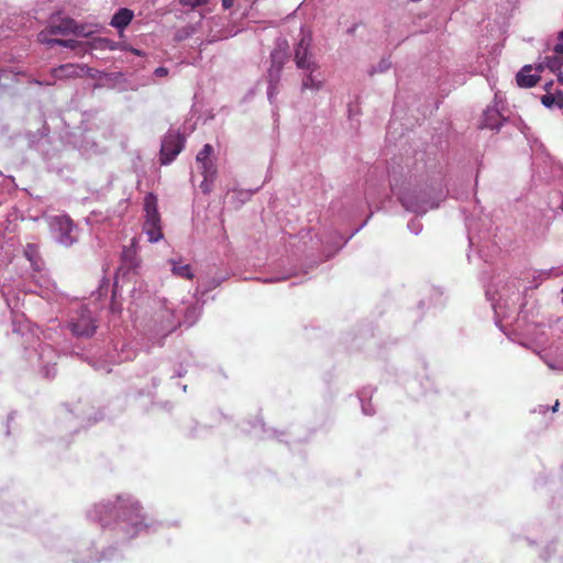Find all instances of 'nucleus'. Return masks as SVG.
<instances>
[{"instance_id":"nucleus-1","label":"nucleus","mask_w":563,"mask_h":563,"mask_svg":"<svg viewBox=\"0 0 563 563\" xmlns=\"http://www.w3.org/2000/svg\"><path fill=\"white\" fill-rule=\"evenodd\" d=\"M145 221L143 230L151 243L158 242L163 239L161 214L157 208V197L150 192L144 198Z\"/></svg>"},{"instance_id":"nucleus-2","label":"nucleus","mask_w":563,"mask_h":563,"mask_svg":"<svg viewBox=\"0 0 563 563\" xmlns=\"http://www.w3.org/2000/svg\"><path fill=\"white\" fill-rule=\"evenodd\" d=\"M71 333L77 338H90L97 330L96 320L90 310L81 307L68 323Z\"/></svg>"},{"instance_id":"nucleus-3","label":"nucleus","mask_w":563,"mask_h":563,"mask_svg":"<svg viewBox=\"0 0 563 563\" xmlns=\"http://www.w3.org/2000/svg\"><path fill=\"white\" fill-rule=\"evenodd\" d=\"M185 139L178 132H168L162 142L159 162L162 165L172 163L183 151Z\"/></svg>"},{"instance_id":"nucleus-4","label":"nucleus","mask_w":563,"mask_h":563,"mask_svg":"<svg viewBox=\"0 0 563 563\" xmlns=\"http://www.w3.org/2000/svg\"><path fill=\"white\" fill-rule=\"evenodd\" d=\"M49 225L53 231L58 233L57 240L64 246H70L77 241V238L74 235L76 225L68 216L53 217Z\"/></svg>"},{"instance_id":"nucleus-5","label":"nucleus","mask_w":563,"mask_h":563,"mask_svg":"<svg viewBox=\"0 0 563 563\" xmlns=\"http://www.w3.org/2000/svg\"><path fill=\"white\" fill-rule=\"evenodd\" d=\"M89 71V68L85 65H78V64H64L59 65L58 67H55L51 70V75L54 78L53 81H41L37 79H34L32 82L38 85V86H51L55 84V80H64V79H70V78H79L84 77Z\"/></svg>"},{"instance_id":"nucleus-6","label":"nucleus","mask_w":563,"mask_h":563,"mask_svg":"<svg viewBox=\"0 0 563 563\" xmlns=\"http://www.w3.org/2000/svg\"><path fill=\"white\" fill-rule=\"evenodd\" d=\"M309 43L302 38L295 49V63L298 68L314 71L317 64L309 57Z\"/></svg>"},{"instance_id":"nucleus-7","label":"nucleus","mask_w":563,"mask_h":563,"mask_svg":"<svg viewBox=\"0 0 563 563\" xmlns=\"http://www.w3.org/2000/svg\"><path fill=\"white\" fill-rule=\"evenodd\" d=\"M213 147L211 144H205L196 156V162L201 170V174H217L216 166L211 159Z\"/></svg>"},{"instance_id":"nucleus-8","label":"nucleus","mask_w":563,"mask_h":563,"mask_svg":"<svg viewBox=\"0 0 563 563\" xmlns=\"http://www.w3.org/2000/svg\"><path fill=\"white\" fill-rule=\"evenodd\" d=\"M120 510L133 527H137L143 522L142 507L137 501L123 500L120 504Z\"/></svg>"},{"instance_id":"nucleus-9","label":"nucleus","mask_w":563,"mask_h":563,"mask_svg":"<svg viewBox=\"0 0 563 563\" xmlns=\"http://www.w3.org/2000/svg\"><path fill=\"white\" fill-rule=\"evenodd\" d=\"M532 67L530 65L525 66L516 76L517 85L521 88H531L540 80L539 74H530Z\"/></svg>"},{"instance_id":"nucleus-10","label":"nucleus","mask_w":563,"mask_h":563,"mask_svg":"<svg viewBox=\"0 0 563 563\" xmlns=\"http://www.w3.org/2000/svg\"><path fill=\"white\" fill-rule=\"evenodd\" d=\"M46 36L48 34H68V33H77V26L74 20L71 19H63L58 24H51L48 29L45 31Z\"/></svg>"},{"instance_id":"nucleus-11","label":"nucleus","mask_w":563,"mask_h":563,"mask_svg":"<svg viewBox=\"0 0 563 563\" xmlns=\"http://www.w3.org/2000/svg\"><path fill=\"white\" fill-rule=\"evenodd\" d=\"M552 86V82L545 85V90L548 93L543 95L541 97V102L547 108H553L558 107L559 109L563 108V92L558 91L555 93L550 92V87Z\"/></svg>"},{"instance_id":"nucleus-12","label":"nucleus","mask_w":563,"mask_h":563,"mask_svg":"<svg viewBox=\"0 0 563 563\" xmlns=\"http://www.w3.org/2000/svg\"><path fill=\"white\" fill-rule=\"evenodd\" d=\"M133 19V12L130 9H120L111 20V25L117 29H124Z\"/></svg>"},{"instance_id":"nucleus-13","label":"nucleus","mask_w":563,"mask_h":563,"mask_svg":"<svg viewBox=\"0 0 563 563\" xmlns=\"http://www.w3.org/2000/svg\"><path fill=\"white\" fill-rule=\"evenodd\" d=\"M169 264L172 265V273L176 277L185 278L191 280L194 278V273L191 271V266L189 264H181L176 260H170Z\"/></svg>"},{"instance_id":"nucleus-14","label":"nucleus","mask_w":563,"mask_h":563,"mask_svg":"<svg viewBox=\"0 0 563 563\" xmlns=\"http://www.w3.org/2000/svg\"><path fill=\"white\" fill-rule=\"evenodd\" d=\"M286 59V54L280 51H274L272 53V67L269 69V76L273 77L274 71L276 73V78L278 79L279 73L283 69L284 63Z\"/></svg>"},{"instance_id":"nucleus-15","label":"nucleus","mask_w":563,"mask_h":563,"mask_svg":"<svg viewBox=\"0 0 563 563\" xmlns=\"http://www.w3.org/2000/svg\"><path fill=\"white\" fill-rule=\"evenodd\" d=\"M309 74H307L305 76V78L302 79V82H301V91H305L307 89H310V90H319L322 86V82L321 80L317 79L314 76H313V73L314 71H311V70H308Z\"/></svg>"},{"instance_id":"nucleus-16","label":"nucleus","mask_w":563,"mask_h":563,"mask_svg":"<svg viewBox=\"0 0 563 563\" xmlns=\"http://www.w3.org/2000/svg\"><path fill=\"white\" fill-rule=\"evenodd\" d=\"M38 40L43 43H47V44H51V45H60V46H64V47H69V48H74L75 47V44H76V41L74 40H49L47 36H46V32H41L38 34Z\"/></svg>"},{"instance_id":"nucleus-17","label":"nucleus","mask_w":563,"mask_h":563,"mask_svg":"<svg viewBox=\"0 0 563 563\" xmlns=\"http://www.w3.org/2000/svg\"><path fill=\"white\" fill-rule=\"evenodd\" d=\"M400 203L406 208V210L411 212H419L420 206L415 200V197L411 194H404L399 197Z\"/></svg>"},{"instance_id":"nucleus-18","label":"nucleus","mask_w":563,"mask_h":563,"mask_svg":"<svg viewBox=\"0 0 563 563\" xmlns=\"http://www.w3.org/2000/svg\"><path fill=\"white\" fill-rule=\"evenodd\" d=\"M202 175H203V180L201 181L199 187L203 194H210L212 190V183L214 180L216 174H211V175L202 174Z\"/></svg>"},{"instance_id":"nucleus-19","label":"nucleus","mask_w":563,"mask_h":563,"mask_svg":"<svg viewBox=\"0 0 563 563\" xmlns=\"http://www.w3.org/2000/svg\"><path fill=\"white\" fill-rule=\"evenodd\" d=\"M563 64L562 56L547 57V66L552 70H559Z\"/></svg>"},{"instance_id":"nucleus-20","label":"nucleus","mask_w":563,"mask_h":563,"mask_svg":"<svg viewBox=\"0 0 563 563\" xmlns=\"http://www.w3.org/2000/svg\"><path fill=\"white\" fill-rule=\"evenodd\" d=\"M165 312L172 318V320H169L168 325L165 327L164 330L167 332H172L180 325V321L175 318L173 311L166 309Z\"/></svg>"},{"instance_id":"nucleus-21","label":"nucleus","mask_w":563,"mask_h":563,"mask_svg":"<svg viewBox=\"0 0 563 563\" xmlns=\"http://www.w3.org/2000/svg\"><path fill=\"white\" fill-rule=\"evenodd\" d=\"M178 2L183 7H188L190 9H196L198 7L207 4L208 0H178Z\"/></svg>"},{"instance_id":"nucleus-22","label":"nucleus","mask_w":563,"mask_h":563,"mask_svg":"<svg viewBox=\"0 0 563 563\" xmlns=\"http://www.w3.org/2000/svg\"><path fill=\"white\" fill-rule=\"evenodd\" d=\"M155 75L158 77H165L168 75V69L165 67H158L155 69Z\"/></svg>"},{"instance_id":"nucleus-23","label":"nucleus","mask_w":563,"mask_h":563,"mask_svg":"<svg viewBox=\"0 0 563 563\" xmlns=\"http://www.w3.org/2000/svg\"><path fill=\"white\" fill-rule=\"evenodd\" d=\"M234 0H222V7L228 10L233 7Z\"/></svg>"},{"instance_id":"nucleus-24","label":"nucleus","mask_w":563,"mask_h":563,"mask_svg":"<svg viewBox=\"0 0 563 563\" xmlns=\"http://www.w3.org/2000/svg\"><path fill=\"white\" fill-rule=\"evenodd\" d=\"M554 51L558 54L556 56H562V54H563V45L562 44L555 45Z\"/></svg>"},{"instance_id":"nucleus-25","label":"nucleus","mask_w":563,"mask_h":563,"mask_svg":"<svg viewBox=\"0 0 563 563\" xmlns=\"http://www.w3.org/2000/svg\"><path fill=\"white\" fill-rule=\"evenodd\" d=\"M123 500H119L118 501V505L113 506V509H110V512H113V510L117 512V514H122L121 510H120V504H122Z\"/></svg>"},{"instance_id":"nucleus-26","label":"nucleus","mask_w":563,"mask_h":563,"mask_svg":"<svg viewBox=\"0 0 563 563\" xmlns=\"http://www.w3.org/2000/svg\"><path fill=\"white\" fill-rule=\"evenodd\" d=\"M483 126H485V128H489V129H494V128H496V125H495V124H493V123L488 122V118L486 119V121H485V123L483 124Z\"/></svg>"},{"instance_id":"nucleus-27","label":"nucleus","mask_w":563,"mask_h":563,"mask_svg":"<svg viewBox=\"0 0 563 563\" xmlns=\"http://www.w3.org/2000/svg\"><path fill=\"white\" fill-rule=\"evenodd\" d=\"M560 402L559 400L555 401L554 406L552 407V411L556 412L559 410Z\"/></svg>"},{"instance_id":"nucleus-28","label":"nucleus","mask_w":563,"mask_h":563,"mask_svg":"<svg viewBox=\"0 0 563 563\" xmlns=\"http://www.w3.org/2000/svg\"><path fill=\"white\" fill-rule=\"evenodd\" d=\"M559 38L563 41V32L560 33Z\"/></svg>"},{"instance_id":"nucleus-29","label":"nucleus","mask_w":563,"mask_h":563,"mask_svg":"<svg viewBox=\"0 0 563 563\" xmlns=\"http://www.w3.org/2000/svg\"><path fill=\"white\" fill-rule=\"evenodd\" d=\"M420 229H421V225L418 224V229L416 230V233H419Z\"/></svg>"}]
</instances>
